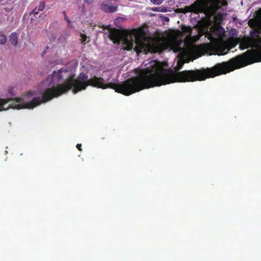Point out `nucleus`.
<instances>
[{
	"instance_id": "obj_1",
	"label": "nucleus",
	"mask_w": 261,
	"mask_h": 261,
	"mask_svg": "<svg viewBox=\"0 0 261 261\" xmlns=\"http://www.w3.org/2000/svg\"><path fill=\"white\" fill-rule=\"evenodd\" d=\"M199 81V69L175 72L172 69L148 68L140 72L138 76L130 77L120 84L105 83L102 77L94 75L89 79L88 86L106 89L111 88L126 96L145 89L170 83Z\"/></svg>"
},
{
	"instance_id": "obj_2",
	"label": "nucleus",
	"mask_w": 261,
	"mask_h": 261,
	"mask_svg": "<svg viewBox=\"0 0 261 261\" xmlns=\"http://www.w3.org/2000/svg\"><path fill=\"white\" fill-rule=\"evenodd\" d=\"M89 79L87 74L81 73L77 78H68L63 84H58L52 88H46L42 93V96L35 97L30 102H25L20 97L12 98H0V111L9 108L20 110L21 109H33L40 104L47 102L55 97L67 93L70 90L73 94L86 89L88 86Z\"/></svg>"
},
{
	"instance_id": "obj_3",
	"label": "nucleus",
	"mask_w": 261,
	"mask_h": 261,
	"mask_svg": "<svg viewBox=\"0 0 261 261\" xmlns=\"http://www.w3.org/2000/svg\"><path fill=\"white\" fill-rule=\"evenodd\" d=\"M109 38L114 43H122L125 45L126 50L133 49L137 54L146 51L153 53H160L167 47L165 39L156 40L152 43H145L144 42L145 34L140 29L127 31L114 28L110 31Z\"/></svg>"
},
{
	"instance_id": "obj_4",
	"label": "nucleus",
	"mask_w": 261,
	"mask_h": 261,
	"mask_svg": "<svg viewBox=\"0 0 261 261\" xmlns=\"http://www.w3.org/2000/svg\"><path fill=\"white\" fill-rule=\"evenodd\" d=\"M226 4V0H196L190 6L177 9V12L184 14L189 12L195 14L203 13L210 18L221 6Z\"/></svg>"
},
{
	"instance_id": "obj_5",
	"label": "nucleus",
	"mask_w": 261,
	"mask_h": 261,
	"mask_svg": "<svg viewBox=\"0 0 261 261\" xmlns=\"http://www.w3.org/2000/svg\"><path fill=\"white\" fill-rule=\"evenodd\" d=\"M203 49L208 53L210 55H217L218 56H222L227 54L230 50V48L224 43H220L214 46L204 44Z\"/></svg>"
},
{
	"instance_id": "obj_6",
	"label": "nucleus",
	"mask_w": 261,
	"mask_h": 261,
	"mask_svg": "<svg viewBox=\"0 0 261 261\" xmlns=\"http://www.w3.org/2000/svg\"><path fill=\"white\" fill-rule=\"evenodd\" d=\"M192 29L191 27L183 26L181 31H178V35H185V41L189 42L192 39Z\"/></svg>"
},
{
	"instance_id": "obj_7",
	"label": "nucleus",
	"mask_w": 261,
	"mask_h": 261,
	"mask_svg": "<svg viewBox=\"0 0 261 261\" xmlns=\"http://www.w3.org/2000/svg\"><path fill=\"white\" fill-rule=\"evenodd\" d=\"M168 40L170 42L175 44V48L174 50L175 52L179 51L182 49V48L181 47V45L183 42V40L182 39L178 40L177 36L175 35H173L169 37Z\"/></svg>"
},
{
	"instance_id": "obj_8",
	"label": "nucleus",
	"mask_w": 261,
	"mask_h": 261,
	"mask_svg": "<svg viewBox=\"0 0 261 261\" xmlns=\"http://www.w3.org/2000/svg\"><path fill=\"white\" fill-rule=\"evenodd\" d=\"M227 5V3L225 5H222L220 6V8L216 11V13H215L212 16H214V21L215 24L216 25H221L224 20V17L226 14L221 13L219 12L218 11L222 9L223 6H226Z\"/></svg>"
},
{
	"instance_id": "obj_9",
	"label": "nucleus",
	"mask_w": 261,
	"mask_h": 261,
	"mask_svg": "<svg viewBox=\"0 0 261 261\" xmlns=\"http://www.w3.org/2000/svg\"><path fill=\"white\" fill-rule=\"evenodd\" d=\"M102 9L106 12L112 13L117 10V5H112L111 4H103L101 6Z\"/></svg>"
},
{
	"instance_id": "obj_10",
	"label": "nucleus",
	"mask_w": 261,
	"mask_h": 261,
	"mask_svg": "<svg viewBox=\"0 0 261 261\" xmlns=\"http://www.w3.org/2000/svg\"><path fill=\"white\" fill-rule=\"evenodd\" d=\"M63 71H66V70L60 69L57 71H54L52 74V80L57 79L58 81L63 79L62 73Z\"/></svg>"
},
{
	"instance_id": "obj_11",
	"label": "nucleus",
	"mask_w": 261,
	"mask_h": 261,
	"mask_svg": "<svg viewBox=\"0 0 261 261\" xmlns=\"http://www.w3.org/2000/svg\"><path fill=\"white\" fill-rule=\"evenodd\" d=\"M10 41L12 44L16 46L18 44V37L16 33H12L10 35Z\"/></svg>"
},
{
	"instance_id": "obj_12",
	"label": "nucleus",
	"mask_w": 261,
	"mask_h": 261,
	"mask_svg": "<svg viewBox=\"0 0 261 261\" xmlns=\"http://www.w3.org/2000/svg\"><path fill=\"white\" fill-rule=\"evenodd\" d=\"M254 19L258 27L261 29V9L256 12Z\"/></svg>"
},
{
	"instance_id": "obj_13",
	"label": "nucleus",
	"mask_w": 261,
	"mask_h": 261,
	"mask_svg": "<svg viewBox=\"0 0 261 261\" xmlns=\"http://www.w3.org/2000/svg\"><path fill=\"white\" fill-rule=\"evenodd\" d=\"M80 36L82 38L81 40L82 44L85 45L86 43H89L90 42V37L87 36L85 34L81 33Z\"/></svg>"
},
{
	"instance_id": "obj_14",
	"label": "nucleus",
	"mask_w": 261,
	"mask_h": 261,
	"mask_svg": "<svg viewBox=\"0 0 261 261\" xmlns=\"http://www.w3.org/2000/svg\"><path fill=\"white\" fill-rule=\"evenodd\" d=\"M45 3L44 2H41L39 5L36 7L38 11H42L44 9Z\"/></svg>"
},
{
	"instance_id": "obj_15",
	"label": "nucleus",
	"mask_w": 261,
	"mask_h": 261,
	"mask_svg": "<svg viewBox=\"0 0 261 261\" xmlns=\"http://www.w3.org/2000/svg\"><path fill=\"white\" fill-rule=\"evenodd\" d=\"M184 64V62L181 60H179L177 62V66L175 68V70L176 71L179 70L180 69H181L183 65Z\"/></svg>"
},
{
	"instance_id": "obj_16",
	"label": "nucleus",
	"mask_w": 261,
	"mask_h": 261,
	"mask_svg": "<svg viewBox=\"0 0 261 261\" xmlns=\"http://www.w3.org/2000/svg\"><path fill=\"white\" fill-rule=\"evenodd\" d=\"M7 38L5 35L0 34V44H5L6 42Z\"/></svg>"
},
{
	"instance_id": "obj_17",
	"label": "nucleus",
	"mask_w": 261,
	"mask_h": 261,
	"mask_svg": "<svg viewBox=\"0 0 261 261\" xmlns=\"http://www.w3.org/2000/svg\"><path fill=\"white\" fill-rule=\"evenodd\" d=\"M150 2L156 5H160L162 3L164 0H150Z\"/></svg>"
},
{
	"instance_id": "obj_18",
	"label": "nucleus",
	"mask_w": 261,
	"mask_h": 261,
	"mask_svg": "<svg viewBox=\"0 0 261 261\" xmlns=\"http://www.w3.org/2000/svg\"><path fill=\"white\" fill-rule=\"evenodd\" d=\"M13 8V5H11L10 6H9V7H6L4 8V9L6 10V11H7V12H9L10 11H11L12 10Z\"/></svg>"
},
{
	"instance_id": "obj_19",
	"label": "nucleus",
	"mask_w": 261,
	"mask_h": 261,
	"mask_svg": "<svg viewBox=\"0 0 261 261\" xmlns=\"http://www.w3.org/2000/svg\"><path fill=\"white\" fill-rule=\"evenodd\" d=\"M95 0H83L84 3L87 5H90L94 2Z\"/></svg>"
},
{
	"instance_id": "obj_20",
	"label": "nucleus",
	"mask_w": 261,
	"mask_h": 261,
	"mask_svg": "<svg viewBox=\"0 0 261 261\" xmlns=\"http://www.w3.org/2000/svg\"><path fill=\"white\" fill-rule=\"evenodd\" d=\"M39 11H38L37 8L36 7L30 14H34L35 15L38 14Z\"/></svg>"
},
{
	"instance_id": "obj_21",
	"label": "nucleus",
	"mask_w": 261,
	"mask_h": 261,
	"mask_svg": "<svg viewBox=\"0 0 261 261\" xmlns=\"http://www.w3.org/2000/svg\"><path fill=\"white\" fill-rule=\"evenodd\" d=\"M160 8H156V7H154V8H153L151 9L152 11H156V12H164L162 10H159Z\"/></svg>"
},
{
	"instance_id": "obj_22",
	"label": "nucleus",
	"mask_w": 261,
	"mask_h": 261,
	"mask_svg": "<svg viewBox=\"0 0 261 261\" xmlns=\"http://www.w3.org/2000/svg\"><path fill=\"white\" fill-rule=\"evenodd\" d=\"M64 19L68 22L69 25H70L71 24V21L68 19V18L66 15H65V16H64Z\"/></svg>"
},
{
	"instance_id": "obj_23",
	"label": "nucleus",
	"mask_w": 261,
	"mask_h": 261,
	"mask_svg": "<svg viewBox=\"0 0 261 261\" xmlns=\"http://www.w3.org/2000/svg\"><path fill=\"white\" fill-rule=\"evenodd\" d=\"M76 147H77V148L79 150H80V151H82V144H77L76 145Z\"/></svg>"
},
{
	"instance_id": "obj_24",
	"label": "nucleus",
	"mask_w": 261,
	"mask_h": 261,
	"mask_svg": "<svg viewBox=\"0 0 261 261\" xmlns=\"http://www.w3.org/2000/svg\"><path fill=\"white\" fill-rule=\"evenodd\" d=\"M34 95V93L33 91H29L28 92L27 96H32Z\"/></svg>"
},
{
	"instance_id": "obj_25",
	"label": "nucleus",
	"mask_w": 261,
	"mask_h": 261,
	"mask_svg": "<svg viewBox=\"0 0 261 261\" xmlns=\"http://www.w3.org/2000/svg\"><path fill=\"white\" fill-rule=\"evenodd\" d=\"M62 14H63L64 16H65V15H66V12H65V11H63L62 12Z\"/></svg>"
},
{
	"instance_id": "obj_26",
	"label": "nucleus",
	"mask_w": 261,
	"mask_h": 261,
	"mask_svg": "<svg viewBox=\"0 0 261 261\" xmlns=\"http://www.w3.org/2000/svg\"><path fill=\"white\" fill-rule=\"evenodd\" d=\"M169 20V18H167V19H166V20Z\"/></svg>"
},
{
	"instance_id": "obj_27",
	"label": "nucleus",
	"mask_w": 261,
	"mask_h": 261,
	"mask_svg": "<svg viewBox=\"0 0 261 261\" xmlns=\"http://www.w3.org/2000/svg\"><path fill=\"white\" fill-rule=\"evenodd\" d=\"M169 20V18H167V19H166V20Z\"/></svg>"
},
{
	"instance_id": "obj_28",
	"label": "nucleus",
	"mask_w": 261,
	"mask_h": 261,
	"mask_svg": "<svg viewBox=\"0 0 261 261\" xmlns=\"http://www.w3.org/2000/svg\"><path fill=\"white\" fill-rule=\"evenodd\" d=\"M46 54V51H44L43 54Z\"/></svg>"
}]
</instances>
